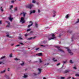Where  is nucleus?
I'll list each match as a JSON object with an SVG mask.
<instances>
[{
  "label": "nucleus",
  "instance_id": "1",
  "mask_svg": "<svg viewBox=\"0 0 79 79\" xmlns=\"http://www.w3.org/2000/svg\"><path fill=\"white\" fill-rule=\"evenodd\" d=\"M34 5L32 4H29L28 5H27L25 6L26 8H32V7H34Z\"/></svg>",
  "mask_w": 79,
  "mask_h": 79
},
{
  "label": "nucleus",
  "instance_id": "2",
  "mask_svg": "<svg viewBox=\"0 0 79 79\" xmlns=\"http://www.w3.org/2000/svg\"><path fill=\"white\" fill-rule=\"evenodd\" d=\"M51 35L52 36V37L51 38H50L48 39V40H52L53 39H56V37L55 36V35L54 34H51Z\"/></svg>",
  "mask_w": 79,
  "mask_h": 79
},
{
  "label": "nucleus",
  "instance_id": "3",
  "mask_svg": "<svg viewBox=\"0 0 79 79\" xmlns=\"http://www.w3.org/2000/svg\"><path fill=\"white\" fill-rule=\"evenodd\" d=\"M20 22L22 23H24L25 22V20H24V17H22L21 19Z\"/></svg>",
  "mask_w": 79,
  "mask_h": 79
},
{
  "label": "nucleus",
  "instance_id": "4",
  "mask_svg": "<svg viewBox=\"0 0 79 79\" xmlns=\"http://www.w3.org/2000/svg\"><path fill=\"white\" fill-rule=\"evenodd\" d=\"M56 48H57L58 49L59 51H60V52H64L63 50L61 49H60V46H56Z\"/></svg>",
  "mask_w": 79,
  "mask_h": 79
},
{
  "label": "nucleus",
  "instance_id": "5",
  "mask_svg": "<svg viewBox=\"0 0 79 79\" xmlns=\"http://www.w3.org/2000/svg\"><path fill=\"white\" fill-rule=\"evenodd\" d=\"M66 48V49H67L68 52L71 55H72L73 54V53L71 52V50H70V49H69L68 48Z\"/></svg>",
  "mask_w": 79,
  "mask_h": 79
},
{
  "label": "nucleus",
  "instance_id": "6",
  "mask_svg": "<svg viewBox=\"0 0 79 79\" xmlns=\"http://www.w3.org/2000/svg\"><path fill=\"white\" fill-rule=\"evenodd\" d=\"M23 15V17H25V15H26V13L23 12L22 13H20V15Z\"/></svg>",
  "mask_w": 79,
  "mask_h": 79
},
{
  "label": "nucleus",
  "instance_id": "7",
  "mask_svg": "<svg viewBox=\"0 0 79 79\" xmlns=\"http://www.w3.org/2000/svg\"><path fill=\"white\" fill-rule=\"evenodd\" d=\"M30 23H31L30 25H28V27H29L33 24V23L31 21H30Z\"/></svg>",
  "mask_w": 79,
  "mask_h": 79
},
{
  "label": "nucleus",
  "instance_id": "8",
  "mask_svg": "<svg viewBox=\"0 0 79 79\" xmlns=\"http://www.w3.org/2000/svg\"><path fill=\"white\" fill-rule=\"evenodd\" d=\"M9 19L10 21H12L13 19V18L11 17V16L10 15V17H9Z\"/></svg>",
  "mask_w": 79,
  "mask_h": 79
},
{
  "label": "nucleus",
  "instance_id": "9",
  "mask_svg": "<svg viewBox=\"0 0 79 79\" xmlns=\"http://www.w3.org/2000/svg\"><path fill=\"white\" fill-rule=\"evenodd\" d=\"M38 71H39V73H38V74H40V73H41V71L42 70V69H38Z\"/></svg>",
  "mask_w": 79,
  "mask_h": 79
},
{
  "label": "nucleus",
  "instance_id": "10",
  "mask_svg": "<svg viewBox=\"0 0 79 79\" xmlns=\"http://www.w3.org/2000/svg\"><path fill=\"white\" fill-rule=\"evenodd\" d=\"M35 12V11L33 10H31L30 11V15H31L32 13H34Z\"/></svg>",
  "mask_w": 79,
  "mask_h": 79
},
{
  "label": "nucleus",
  "instance_id": "11",
  "mask_svg": "<svg viewBox=\"0 0 79 79\" xmlns=\"http://www.w3.org/2000/svg\"><path fill=\"white\" fill-rule=\"evenodd\" d=\"M36 55H38V56H42V53H39L36 54Z\"/></svg>",
  "mask_w": 79,
  "mask_h": 79
},
{
  "label": "nucleus",
  "instance_id": "12",
  "mask_svg": "<svg viewBox=\"0 0 79 79\" xmlns=\"http://www.w3.org/2000/svg\"><path fill=\"white\" fill-rule=\"evenodd\" d=\"M69 14H68L65 16V18L66 19H68L69 18Z\"/></svg>",
  "mask_w": 79,
  "mask_h": 79
},
{
  "label": "nucleus",
  "instance_id": "13",
  "mask_svg": "<svg viewBox=\"0 0 79 79\" xmlns=\"http://www.w3.org/2000/svg\"><path fill=\"white\" fill-rule=\"evenodd\" d=\"M6 23H8V25L7 26V27H9L10 26V23L8 21H6Z\"/></svg>",
  "mask_w": 79,
  "mask_h": 79
},
{
  "label": "nucleus",
  "instance_id": "14",
  "mask_svg": "<svg viewBox=\"0 0 79 79\" xmlns=\"http://www.w3.org/2000/svg\"><path fill=\"white\" fill-rule=\"evenodd\" d=\"M27 77V74H24L23 77L25 78H26V77Z\"/></svg>",
  "mask_w": 79,
  "mask_h": 79
},
{
  "label": "nucleus",
  "instance_id": "15",
  "mask_svg": "<svg viewBox=\"0 0 79 79\" xmlns=\"http://www.w3.org/2000/svg\"><path fill=\"white\" fill-rule=\"evenodd\" d=\"M55 58H53V60L54 61H55V62H56V61H57V60H55Z\"/></svg>",
  "mask_w": 79,
  "mask_h": 79
},
{
  "label": "nucleus",
  "instance_id": "16",
  "mask_svg": "<svg viewBox=\"0 0 79 79\" xmlns=\"http://www.w3.org/2000/svg\"><path fill=\"white\" fill-rule=\"evenodd\" d=\"M13 5L10 6V10H11V9L12 8H13Z\"/></svg>",
  "mask_w": 79,
  "mask_h": 79
},
{
  "label": "nucleus",
  "instance_id": "17",
  "mask_svg": "<svg viewBox=\"0 0 79 79\" xmlns=\"http://www.w3.org/2000/svg\"><path fill=\"white\" fill-rule=\"evenodd\" d=\"M6 37H9V38H12L9 35H6Z\"/></svg>",
  "mask_w": 79,
  "mask_h": 79
},
{
  "label": "nucleus",
  "instance_id": "18",
  "mask_svg": "<svg viewBox=\"0 0 79 79\" xmlns=\"http://www.w3.org/2000/svg\"><path fill=\"white\" fill-rule=\"evenodd\" d=\"M17 10H18V7H16L15 8V11H16Z\"/></svg>",
  "mask_w": 79,
  "mask_h": 79
},
{
  "label": "nucleus",
  "instance_id": "19",
  "mask_svg": "<svg viewBox=\"0 0 79 79\" xmlns=\"http://www.w3.org/2000/svg\"><path fill=\"white\" fill-rule=\"evenodd\" d=\"M69 71L68 70H67L65 71L64 73H69Z\"/></svg>",
  "mask_w": 79,
  "mask_h": 79
},
{
  "label": "nucleus",
  "instance_id": "20",
  "mask_svg": "<svg viewBox=\"0 0 79 79\" xmlns=\"http://www.w3.org/2000/svg\"><path fill=\"white\" fill-rule=\"evenodd\" d=\"M32 3H35V0H32Z\"/></svg>",
  "mask_w": 79,
  "mask_h": 79
},
{
  "label": "nucleus",
  "instance_id": "21",
  "mask_svg": "<svg viewBox=\"0 0 79 79\" xmlns=\"http://www.w3.org/2000/svg\"><path fill=\"white\" fill-rule=\"evenodd\" d=\"M15 60L17 61V60H19V59H18L17 58H15Z\"/></svg>",
  "mask_w": 79,
  "mask_h": 79
},
{
  "label": "nucleus",
  "instance_id": "22",
  "mask_svg": "<svg viewBox=\"0 0 79 79\" xmlns=\"http://www.w3.org/2000/svg\"><path fill=\"white\" fill-rule=\"evenodd\" d=\"M5 72V70H4L3 71L1 72V73H3Z\"/></svg>",
  "mask_w": 79,
  "mask_h": 79
},
{
  "label": "nucleus",
  "instance_id": "23",
  "mask_svg": "<svg viewBox=\"0 0 79 79\" xmlns=\"http://www.w3.org/2000/svg\"><path fill=\"white\" fill-rule=\"evenodd\" d=\"M1 11H3V9H2V7H1Z\"/></svg>",
  "mask_w": 79,
  "mask_h": 79
},
{
  "label": "nucleus",
  "instance_id": "24",
  "mask_svg": "<svg viewBox=\"0 0 79 79\" xmlns=\"http://www.w3.org/2000/svg\"><path fill=\"white\" fill-rule=\"evenodd\" d=\"M60 79H65V77H60Z\"/></svg>",
  "mask_w": 79,
  "mask_h": 79
},
{
  "label": "nucleus",
  "instance_id": "25",
  "mask_svg": "<svg viewBox=\"0 0 79 79\" xmlns=\"http://www.w3.org/2000/svg\"><path fill=\"white\" fill-rule=\"evenodd\" d=\"M35 26L36 27H37V23H35Z\"/></svg>",
  "mask_w": 79,
  "mask_h": 79
},
{
  "label": "nucleus",
  "instance_id": "26",
  "mask_svg": "<svg viewBox=\"0 0 79 79\" xmlns=\"http://www.w3.org/2000/svg\"><path fill=\"white\" fill-rule=\"evenodd\" d=\"M32 37H31V38H28V40H31L32 39Z\"/></svg>",
  "mask_w": 79,
  "mask_h": 79
},
{
  "label": "nucleus",
  "instance_id": "27",
  "mask_svg": "<svg viewBox=\"0 0 79 79\" xmlns=\"http://www.w3.org/2000/svg\"><path fill=\"white\" fill-rule=\"evenodd\" d=\"M19 39H20V40H23V39L21 37H19Z\"/></svg>",
  "mask_w": 79,
  "mask_h": 79
},
{
  "label": "nucleus",
  "instance_id": "28",
  "mask_svg": "<svg viewBox=\"0 0 79 79\" xmlns=\"http://www.w3.org/2000/svg\"><path fill=\"white\" fill-rule=\"evenodd\" d=\"M56 12L55 10H54L53 11V14H55V13H56Z\"/></svg>",
  "mask_w": 79,
  "mask_h": 79
},
{
  "label": "nucleus",
  "instance_id": "29",
  "mask_svg": "<svg viewBox=\"0 0 79 79\" xmlns=\"http://www.w3.org/2000/svg\"><path fill=\"white\" fill-rule=\"evenodd\" d=\"M70 63H73V61H72V60H70Z\"/></svg>",
  "mask_w": 79,
  "mask_h": 79
},
{
  "label": "nucleus",
  "instance_id": "30",
  "mask_svg": "<svg viewBox=\"0 0 79 79\" xmlns=\"http://www.w3.org/2000/svg\"><path fill=\"white\" fill-rule=\"evenodd\" d=\"M5 58V56H3L1 57V59H3V58Z\"/></svg>",
  "mask_w": 79,
  "mask_h": 79
},
{
  "label": "nucleus",
  "instance_id": "31",
  "mask_svg": "<svg viewBox=\"0 0 79 79\" xmlns=\"http://www.w3.org/2000/svg\"><path fill=\"white\" fill-rule=\"evenodd\" d=\"M79 23V19H78V20H77V21L76 22V23Z\"/></svg>",
  "mask_w": 79,
  "mask_h": 79
},
{
  "label": "nucleus",
  "instance_id": "32",
  "mask_svg": "<svg viewBox=\"0 0 79 79\" xmlns=\"http://www.w3.org/2000/svg\"><path fill=\"white\" fill-rule=\"evenodd\" d=\"M67 32H68V33H71V32L70 31H67Z\"/></svg>",
  "mask_w": 79,
  "mask_h": 79
},
{
  "label": "nucleus",
  "instance_id": "33",
  "mask_svg": "<svg viewBox=\"0 0 79 79\" xmlns=\"http://www.w3.org/2000/svg\"><path fill=\"white\" fill-rule=\"evenodd\" d=\"M10 58H11V57H12V54H10Z\"/></svg>",
  "mask_w": 79,
  "mask_h": 79
},
{
  "label": "nucleus",
  "instance_id": "34",
  "mask_svg": "<svg viewBox=\"0 0 79 79\" xmlns=\"http://www.w3.org/2000/svg\"><path fill=\"white\" fill-rule=\"evenodd\" d=\"M39 49V48H36L35 49V50H38Z\"/></svg>",
  "mask_w": 79,
  "mask_h": 79
},
{
  "label": "nucleus",
  "instance_id": "35",
  "mask_svg": "<svg viewBox=\"0 0 79 79\" xmlns=\"http://www.w3.org/2000/svg\"><path fill=\"white\" fill-rule=\"evenodd\" d=\"M39 61L40 63H42V60H41V59H40L39 60Z\"/></svg>",
  "mask_w": 79,
  "mask_h": 79
},
{
  "label": "nucleus",
  "instance_id": "36",
  "mask_svg": "<svg viewBox=\"0 0 79 79\" xmlns=\"http://www.w3.org/2000/svg\"><path fill=\"white\" fill-rule=\"evenodd\" d=\"M75 76H79V74H76Z\"/></svg>",
  "mask_w": 79,
  "mask_h": 79
},
{
  "label": "nucleus",
  "instance_id": "37",
  "mask_svg": "<svg viewBox=\"0 0 79 79\" xmlns=\"http://www.w3.org/2000/svg\"><path fill=\"white\" fill-rule=\"evenodd\" d=\"M31 29H28L27 30V31H31Z\"/></svg>",
  "mask_w": 79,
  "mask_h": 79
},
{
  "label": "nucleus",
  "instance_id": "38",
  "mask_svg": "<svg viewBox=\"0 0 79 79\" xmlns=\"http://www.w3.org/2000/svg\"><path fill=\"white\" fill-rule=\"evenodd\" d=\"M21 65L22 66H23V65H24V62H23V63L22 64H21Z\"/></svg>",
  "mask_w": 79,
  "mask_h": 79
},
{
  "label": "nucleus",
  "instance_id": "39",
  "mask_svg": "<svg viewBox=\"0 0 79 79\" xmlns=\"http://www.w3.org/2000/svg\"><path fill=\"white\" fill-rule=\"evenodd\" d=\"M73 68V69H76V67H74Z\"/></svg>",
  "mask_w": 79,
  "mask_h": 79
},
{
  "label": "nucleus",
  "instance_id": "40",
  "mask_svg": "<svg viewBox=\"0 0 79 79\" xmlns=\"http://www.w3.org/2000/svg\"><path fill=\"white\" fill-rule=\"evenodd\" d=\"M74 36H72V40H73V39H74Z\"/></svg>",
  "mask_w": 79,
  "mask_h": 79
},
{
  "label": "nucleus",
  "instance_id": "41",
  "mask_svg": "<svg viewBox=\"0 0 79 79\" xmlns=\"http://www.w3.org/2000/svg\"><path fill=\"white\" fill-rule=\"evenodd\" d=\"M67 62L66 60L65 61H64L63 62L64 63H66Z\"/></svg>",
  "mask_w": 79,
  "mask_h": 79
},
{
  "label": "nucleus",
  "instance_id": "42",
  "mask_svg": "<svg viewBox=\"0 0 79 79\" xmlns=\"http://www.w3.org/2000/svg\"><path fill=\"white\" fill-rule=\"evenodd\" d=\"M70 78H71V77H69L68 78H67V79H70Z\"/></svg>",
  "mask_w": 79,
  "mask_h": 79
},
{
  "label": "nucleus",
  "instance_id": "43",
  "mask_svg": "<svg viewBox=\"0 0 79 79\" xmlns=\"http://www.w3.org/2000/svg\"><path fill=\"white\" fill-rule=\"evenodd\" d=\"M13 45H14V44H11V46H13Z\"/></svg>",
  "mask_w": 79,
  "mask_h": 79
},
{
  "label": "nucleus",
  "instance_id": "44",
  "mask_svg": "<svg viewBox=\"0 0 79 79\" xmlns=\"http://www.w3.org/2000/svg\"><path fill=\"white\" fill-rule=\"evenodd\" d=\"M34 76H36L37 75V74H35V73H34Z\"/></svg>",
  "mask_w": 79,
  "mask_h": 79
},
{
  "label": "nucleus",
  "instance_id": "45",
  "mask_svg": "<svg viewBox=\"0 0 79 79\" xmlns=\"http://www.w3.org/2000/svg\"><path fill=\"white\" fill-rule=\"evenodd\" d=\"M19 46V44L17 45L16 46V47H18Z\"/></svg>",
  "mask_w": 79,
  "mask_h": 79
},
{
  "label": "nucleus",
  "instance_id": "46",
  "mask_svg": "<svg viewBox=\"0 0 79 79\" xmlns=\"http://www.w3.org/2000/svg\"><path fill=\"white\" fill-rule=\"evenodd\" d=\"M15 1H12L11 2V3H14Z\"/></svg>",
  "mask_w": 79,
  "mask_h": 79
},
{
  "label": "nucleus",
  "instance_id": "47",
  "mask_svg": "<svg viewBox=\"0 0 79 79\" xmlns=\"http://www.w3.org/2000/svg\"><path fill=\"white\" fill-rule=\"evenodd\" d=\"M59 65H60V63L57 64V66H59Z\"/></svg>",
  "mask_w": 79,
  "mask_h": 79
},
{
  "label": "nucleus",
  "instance_id": "48",
  "mask_svg": "<svg viewBox=\"0 0 79 79\" xmlns=\"http://www.w3.org/2000/svg\"><path fill=\"white\" fill-rule=\"evenodd\" d=\"M2 63H3V62H0V64H2Z\"/></svg>",
  "mask_w": 79,
  "mask_h": 79
},
{
  "label": "nucleus",
  "instance_id": "49",
  "mask_svg": "<svg viewBox=\"0 0 79 79\" xmlns=\"http://www.w3.org/2000/svg\"><path fill=\"white\" fill-rule=\"evenodd\" d=\"M7 71H10V69L8 68L7 69Z\"/></svg>",
  "mask_w": 79,
  "mask_h": 79
},
{
  "label": "nucleus",
  "instance_id": "50",
  "mask_svg": "<svg viewBox=\"0 0 79 79\" xmlns=\"http://www.w3.org/2000/svg\"><path fill=\"white\" fill-rule=\"evenodd\" d=\"M25 36H27V34H25Z\"/></svg>",
  "mask_w": 79,
  "mask_h": 79
},
{
  "label": "nucleus",
  "instance_id": "51",
  "mask_svg": "<svg viewBox=\"0 0 79 79\" xmlns=\"http://www.w3.org/2000/svg\"><path fill=\"white\" fill-rule=\"evenodd\" d=\"M2 24V21H0V24Z\"/></svg>",
  "mask_w": 79,
  "mask_h": 79
},
{
  "label": "nucleus",
  "instance_id": "52",
  "mask_svg": "<svg viewBox=\"0 0 79 79\" xmlns=\"http://www.w3.org/2000/svg\"><path fill=\"white\" fill-rule=\"evenodd\" d=\"M41 47H45V46H44L43 45H41Z\"/></svg>",
  "mask_w": 79,
  "mask_h": 79
},
{
  "label": "nucleus",
  "instance_id": "53",
  "mask_svg": "<svg viewBox=\"0 0 79 79\" xmlns=\"http://www.w3.org/2000/svg\"><path fill=\"white\" fill-rule=\"evenodd\" d=\"M49 64H45V65H48Z\"/></svg>",
  "mask_w": 79,
  "mask_h": 79
},
{
  "label": "nucleus",
  "instance_id": "54",
  "mask_svg": "<svg viewBox=\"0 0 79 79\" xmlns=\"http://www.w3.org/2000/svg\"><path fill=\"white\" fill-rule=\"evenodd\" d=\"M72 79H76V78H74L73 77H72Z\"/></svg>",
  "mask_w": 79,
  "mask_h": 79
},
{
  "label": "nucleus",
  "instance_id": "55",
  "mask_svg": "<svg viewBox=\"0 0 79 79\" xmlns=\"http://www.w3.org/2000/svg\"><path fill=\"white\" fill-rule=\"evenodd\" d=\"M38 13H40V10H38Z\"/></svg>",
  "mask_w": 79,
  "mask_h": 79
},
{
  "label": "nucleus",
  "instance_id": "56",
  "mask_svg": "<svg viewBox=\"0 0 79 79\" xmlns=\"http://www.w3.org/2000/svg\"><path fill=\"white\" fill-rule=\"evenodd\" d=\"M53 17H55V15H54L53 16Z\"/></svg>",
  "mask_w": 79,
  "mask_h": 79
},
{
  "label": "nucleus",
  "instance_id": "57",
  "mask_svg": "<svg viewBox=\"0 0 79 79\" xmlns=\"http://www.w3.org/2000/svg\"><path fill=\"white\" fill-rule=\"evenodd\" d=\"M20 44H21V45H23L22 43H20Z\"/></svg>",
  "mask_w": 79,
  "mask_h": 79
},
{
  "label": "nucleus",
  "instance_id": "58",
  "mask_svg": "<svg viewBox=\"0 0 79 79\" xmlns=\"http://www.w3.org/2000/svg\"><path fill=\"white\" fill-rule=\"evenodd\" d=\"M43 79H46V78H45V77H44Z\"/></svg>",
  "mask_w": 79,
  "mask_h": 79
},
{
  "label": "nucleus",
  "instance_id": "59",
  "mask_svg": "<svg viewBox=\"0 0 79 79\" xmlns=\"http://www.w3.org/2000/svg\"><path fill=\"white\" fill-rule=\"evenodd\" d=\"M37 5H39V3H37Z\"/></svg>",
  "mask_w": 79,
  "mask_h": 79
},
{
  "label": "nucleus",
  "instance_id": "60",
  "mask_svg": "<svg viewBox=\"0 0 79 79\" xmlns=\"http://www.w3.org/2000/svg\"><path fill=\"white\" fill-rule=\"evenodd\" d=\"M31 33H32V31H31V32H30Z\"/></svg>",
  "mask_w": 79,
  "mask_h": 79
},
{
  "label": "nucleus",
  "instance_id": "61",
  "mask_svg": "<svg viewBox=\"0 0 79 79\" xmlns=\"http://www.w3.org/2000/svg\"><path fill=\"white\" fill-rule=\"evenodd\" d=\"M20 0H19V1H20Z\"/></svg>",
  "mask_w": 79,
  "mask_h": 79
},
{
  "label": "nucleus",
  "instance_id": "62",
  "mask_svg": "<svg viewBox=\"0 0 79 79\" xmlns=\"http://www.w3.org/2000/svg\"><path fill=\"white\" fill-rule=\"evenodd\" d=\"M59 37H60V36H59Z\"/></svg>",
  "mask_w": 79,
  "mask_h": 79
},
{
  "label": "nucleus",
  "instance_id": "63",
  "mask_svg": "<svg viewBox=\"0 0 79 79\" xmlns=\"http://www.w3.org/2000/svg\"><path fill=\"white\" fill-rule=\"evenodd\" d=\"M28 49H29V48Z\"/></svg>",
  "mask_w": 79,
  "mask_h": 79
}]
</instances>
